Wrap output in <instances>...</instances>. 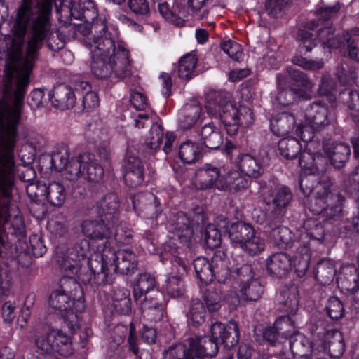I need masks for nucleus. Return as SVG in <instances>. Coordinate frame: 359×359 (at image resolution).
<instances>
[{
  "mask_svg": "<svg viewBox=\"0 0 359 359\" xmlns=\"http://www.w3.org/2000/svg\"><path fill=\"white\" fill-rule=\"evenodd\" d=\"M264 287L259 280L255 278L247 283L240 285V298L245 302L258 301L263 294Z\"/></svg>",
  "mask_w": 359,
  "mask_h": 359,
  "instance_id": "4c0bfd02",
  "label": "nucleus"
},
{
  "mask_svg": "<svg viewBox=\"0 0 359 359\" xmlns=\"http://www.w3.org/2000/svg\"><path fill=\"white\" fill-rule=\"evenodd\" d=\"M227 107L230 111L224 116V127L229 135H234L240 126L248 127L252 124L253 113L250 107L244 105L236 107L234 104Z\"/></svg>",
  "mask_w": 359,
  "mask_h": 359,
  "instance_id": "2eb2a0df",
  "label": "nucleus"
},
{
  "mask_svg": "<svg viewBox=\"0 0 359 359\" xmlns=\"http://www.w3.org/2000/svg\"><path fill=\"white\" fill-rule=\"evenodd\" d=\"M219 176L220 171L217 167L206 164L198 170L196 180L201 189H207L212 187Z\"/></svg>",
  "mask_w": 359,
  "mask_h": 359,
  "instance_id": "a19ab883",
  "label": "nucleus"
},
{
  "mask_svg": "<svg viewBox=\"0 0 359 359\" xmlns=\"http://www.w3.org/2000/svg\"><path fill=\"white\" fill-rule=\"evenodd\" d=\"M156 285V279L152 274L147 272L139 274L133 289L135 300L138 301L142 296L155 291Z\"/></svg>",
  "mask_w": 359,
  "mask_h": 359,
  "instance_id": "c9c22d12",
  "label": "nucleus"
},
{
  "mask_svg": "<svg viewBox=\"0 0 359 359\" xmlns=\"http://www.w3.org/2000/svg\"><path fill=\"white\" fill-rule=\"evenodd\" d=\"M318 31V37L320 42L318 49L325 53L327 48H337L339 46L338 39L334 38V29L331 23L327 25H320Z\"/></svg>",
  "mask_w": 359,
  "mask_h": 359,
  "instance_id": "37998d69",
  "label": "nucleus"
},
{
  "mask_svg": "<svg viewBox=\"0 0 359 359\" xmlns=\"http://www.w3.org/2000/svg\"><path fill=\"white\" fill-rule=\"evenodd\" d=\"M302 228L313 240L322 241L325 236V227L322 222L316 218H307L302 224Z\"/></svg>",
  "mask_w": 359,
  "mask_h": 359,
  "instance_id": "603ef678",
  "label": "nucleus"
},
{
  "mask_svg": "<svg viewBox=\"0 0 359 359\" xmlns=\"http://www.w3.org/2000/svg\"><path fill=\"white\" fill-rule=\"evenodd\" d=\"M165 298L163 294L158 290H155L151 294L145 295L142 302V309L143 311H149L157 309V318H158L161 309H165Z\"/></svg>",
  "mask_w": 359,
  "mask_h": 359,
  "instance_id": "5fc2aeb1",
  "label": "nucleus"
},
{
  "mask_svg": "<svg viewBox=\"0 0 359 359\" xmlns=\"http://www.w3.org/2000/svg\"><path fill=\"white\" fill-rule=\"evenodd\" d=\"M82 233L93 241H102L110 238L114 225L103 221L102 218L85 219L81 225Z\"/></svg>",
  "mask_w": 359,
  "mask_h": 359,
  "instance_id": "aec40b11",
  "label": "nucleus"
},
{
  "mask_svg": "<svg viewBox=\"0 0 359 359\" xmlns=\"http://www.w3.org/2000/svg\"><path fill=\"white\" fill-rule=\"evenodd\" d=\"M49 99L55 107L61 110L72 108L76 103L74 91L69 86L64 83L54 86L49 93Z\"/></svg>",
  "mask_w": 359,
  "mask_h": 359,
  "instance_id": "bb28decb",
  "label": "nucleus"
},
{
  "mask_svg": "<svg viewBox=\"0 0 359 359\" xmlns=\"http://www.w3.org/2000/svg\"><path fill=\"white\" fill-rule=\"evenodd\" d=\"M80 289L81 287L74 276L64 275L60 280L58 288L55 290L74 299L77 290Z\"/></svg>",
  "mask_w": 359,
  "mask_h": 359,
  "instance_id": "052dcab7",
  "label": "nucleus"
},
{
  "mask_svg": "<svg viewBox=\"0 0 359 359\" xmlns=\"http://www.w3.org/2000/svg\"><path fill=\"white\" fill-rule=\"evenodd\" d=\"M34 341L37 348L46 355L54 352V330L36 335Z\"/></svg>",
  "mask_w": 359,
  "mask_h": 359,
  "instance_id": "bf43d9fd",
  "label": "nucleus"
},
{
  "mask_svg": "<svg viewBox=\"0 0 359 359\" xmlns=\"http://www.w3.org/2000/svg\"><path fill=\"white\" fill-rule=\"evenodd\" d=\"M119 199L114 193L107 194L97 204L95 212L98 218L116 225L118 220Z\"/></svg>",
  "mask_w": 359,
  "mask_h": 359,
  "instance_id": "4be33fe9",
  "label": "nucleus"
},
{
  "mask_svg": "<svg viewBox=\"0 0 359 359\" xmlns=\"http://www.w3.org/2000/svg\"><path fill=\"white\" fill-rule=\"evenodd\" d=\"M92 52L90 69L98 79H123L131 74L129 50L115 38L105 39Z\"/></svg>",
  "mask_w": 359,
  "mask_h": 359,
  "instance_id": "20e7f679",
  "label": "nucleus"
},
{
  "mask_svg": "<svg viewBox=\"0 0 359 359\" xmlns=\"http://www.w3.org/2000/svg\"><path fill=\"white\" fill-rule=\"evenodd\" d=\"M193 266L197 278L208 284L214 279V272L212 271V265L208 259L198 257L193 262Z\"/></svg>",
  "mask_w": 359,
  "mask_h": 359,
  "instance_id": "49530a36",
  "label": "nucleus"
},
{
  "mask_svg": "<svg viewBox=\"0 0 359 359\" xmlns=\"http://www.w3.org/2000/svg\"><path fill=\"white\" fill-rule=\"evenodd\" d=\"M294 332L295 327L292 318L289 316H280L273 325L263 329L262 336L270 345L278 346L285 344Z\"/></svg>",
  "mask_w": 359,
  "mask_h": 359,
  "instance_id": "9d476101",
  "label": "nucleus"
},
{
  "mask_svg": "<svg viewBox=\"0 0 359 359\" xmlns=\"http://www.w3.org/2000/svg\"><path fill=\"white\" fill-rule=\"evenodd\" d=\"M292 199V191L287 186L278 185L269 189L268 198H265L269 208L266 217L276 221L283 219Z\"/></svg>",
  "mask_w": 359,
  "mask_h": 359,
  "instance_id": "0eeeda50",
  "label": "nucleus"
},
{
  "mask_svg": "<svg viewBox=\"0 0 359 359\" xmlns=\"http://www.w3.org/2000/svg\"><path fill=\"white\" fill-rule=\"evenodd\" d=\"M53 2L22 0L12 27L13 34L5 37L6 56L0 81V126L18 129L30 74L44 42L54 52L65 46L64 35L58 30L51 31Z\"/></svg>",
  "mask_w": 359,
  "mask_h": 359,
  "instance_id": "f257e3e1",
  "label": "nucleus"
},
{
  "mask_svg": "<svg viewBox=\"0 0 359 359\" xmlns=\"http://www.w3.org/2000/svg\"><path fill=\"white\" fill-rule=\"evenodd\" d=\"M54 352L68 357L73 354L74 348L71 337L61 330H54Z\"/></svg>",
  "mask_w": 359,
  "mask_h": 359,
  "instance_id": "c03bdc74",
  "label": "nucleus"
},
{
  "mask_svg": "<svg viewBox=\"0 0 359 359\" xmlns=\"http://www.w3.org/2000/svg\"><path fill=\"white\" fill-rule=\"evenodd\" d=\"M337 280L339 286L342 290L351 292L359 285L358 269L354 266H344Z\"/></svg>",
  "mask_w": 359,
  "mask_h": 359,
  "instance_id": "e433bc0d",
  "label": "nucleus"
},
{
  "mask_svg": "<svg viewBox=\"0 0 359 359\" xmlns=\"http://www.w3.org/2000/svg\"><path fill=\"white\" fill-rule=\"evenodd\" d=\"M70 151L68 146L61 144L52 152L50 158V168L63 172V177L69 181H76L83 175L81 169L85 168V155L79 154L69 160Z\"/></svg>",
  "mask_w": 359,
  "mask_h": 359,
  "instance_id": "423d86ee",
  "label": "nucleus"
},
{
  "mask_svg": "<svg viewBox=\"0 0 359 359\" xmlns=\"http://www.w3.org/2000/svg\"><path fill=\"white\" fill-rule=\"evenodd\" d=\"M207 308L198 298H192L187 306L186 316L188 323L194 327H199L205 321Z\"/></svg>",
  "mask_w": 359,
  "mask_h": 359,
  "instance_id": "2f4dec72",
  "label": "nucleus"
},
{
  "mask_svg": "<svg viewBox=\"0 0 359 359\" xmlns=\"http://www.w3.org/2000/svg\"><path fill=\"white\" fill-rule=\"evenodd\" d=\"M332 183L329 179L320 180L316 186L314 192L307 198L305 202L309 210L316 215L322 212L330 202L333 194L331 192Z\"/></svg>",
  "mask_w": 359,
  "mask_h": 359,
  "instance_id": "dca6fc26",
  "label": "nucleus"
},
{
  "mask_svg": "<svg viewBox=\"0 0 359 359\" xmlns=\"http://www.w3.org/2000/svg\"><path fill=\"white\" fill-rule=\"evenodd\" d=\"M86 156L84 158L85 168L81 169L83 171V175H81L80 177H83L84 179L89 182L99 183L104 177V169L102 167L95 162L88 163V156L87 154H83Z\"/></svg>",
  "mask_w": 359,
  "mask_h": 359,
  "instance_id": "4d7b16f0",
  "label": "nucleus"
},
{
  "mask_svg": "<svg viewBox=\"0 0 359 359\" xmlns=\"http://www.w3.org/2000/svg\"><path fill=\"white\" fill-rule=\"evenodd\" d=\"M286 71L289 76V81L294 82L297 84V88L310 90L313 87V82L304 72L291 67H287Z\"/></svg>",
  "mask_w": 359,
  "mask_h": 359,
  "instance_id": "e2e57ef3",
  "label": "nucleus"
},
{
  "mask_svg": "<svg viewBox=\"0 0 359 359\" xmlns=\"http://www.w3.org/2000/svg\"><path fill=\"white\" fill-rule=\"evenodd\" d=\"M197 135V143L210 149H217L223 143V135L213 122L204 124Z\"/></svg>",
  "mask_w": 359,
  "mask_h": 359,
  "instance_id": "cd10ccee",
  "label": "nucleus"
},
{
  "mask_svg": "<svg viewBox=\"0 0 359 359\" xmlns=\"http://www.w3.org/2000/svg\"><path fill=\"white\" fill-rule=\"evenodd\" d=\"M203 304L210 314L217 313L224 299L223 291L220 286H211L203 294Z\"/></svg>",
  "mask_w": 359,
  "mask_h": 359,
  "instance_id": "f704fd0d",
  "label": "nucleus"
},
{
  "mask_svg": "<svg viewBox=\"0 0 359 359\" xmlns=\"http://www.w3.org/2000/svg\"><path fill=\"white\" fill-rule=\"evenodd\" d=\"M102 258L109 264L114 273L122 275L134 273L137 268L138 261L135 254L129 249L119 250L117 252L104 250Z\"/></svg>",
  "mask_w": 359,
  "mask_h": 359,
  "instance_id": "6e6552de",
  "label": "nucleus"
},
{
  "mask_svg": "<svg viewBox=\"0 0 359 359\" xmlns=\"http://www.w3.org/2000/svg\"><path fill=\"white\" fill-rule=\"evenodd\" d=\"M164 359H193L191 351H189V346L188 348L182 343H177L169 346L164 351Z\"/></svg>",
  "mask_w": 359,
  "mask_h": 359,
  "instance_id": "680f3d73",
  "label": "nucleus"
},
{
  "mask_svg": "<svg viewBox=\"0 0 359 359\" xmlns=\"http://www.w3.org/2000/svg\"><path fill=\"white\" fill-rule=\"evenodd\" d=\"M283 219L278 221L266 217L265 227L269 238L277 246L287 248L292 246L294 241L292 231L286 226L281 225Z\"/></svg>",
  "mask_w": 359,
  "mask_h": 359,
  "instance_id": "412c9836",
  "label": "nucleus"
},
{
  "mask_svg": "<svg viewBox=\"0 0 359 359\" xmlns=\"http://www.w3.org/2000/svg\"><path fill=\"white\" fill-rule=\"evenodd\" d=\"M67 192L65 186L60 182H51L48 184L46 200L53 206L60 207L65 201Z\"/></svg>",
  "mask_w": 359,
  "mask_h": 359,
  "instance_id": "09e8293b",
  "label": "nucleus"
},
{
  "mask_svg": "<svg viewBox=\"0 0 359 359\" xmlns=\"http://www.w3.org/2000/svg\"><path fill=\"white\" fill-rule=\"evenodd\" d=\"M48 302L50 306L57 311L62 317L69 313L74 315L72 306L74 304V299L67 296V294L53 290L49 296Z\"/></svg>",
  "mask_w": 359,
  "mask_h": 359,
  "instance_id": "72a5a7b5",
  "label": "nucleus"
},
{
  "mask_svg": "<svg viewBox=\"0 0 359 359\" xmlns=\"http://www.w3.org/2000/svg\"><path fill=\"white\" fill-rule=\"evenodd\" d=\"M323 149L331 165L337 169L343 168L346 165L351 152L349 145L341 142L332 144L323 142Z\"/></svg>",
  "mask_w": 359,
  "mask_h": 359,
  "instance_id": "393cba45",
  "label": "nucleus"
},
{
  "mask_svg": "<svg viewBox=\"0 0 359 359\" xmlns=\"http://www.w3.org/2000/svg\"><path fill=\"white\" fill-rule=\"evenodd\" d=\"M336 274L334 262L328 259L319 261L316 268L315 277L322 285H329L332 282Z\"/></svg>",
  "mask_w": 359,
  "mask_h": 359,
  "instance_id": "ea45409f",
  "label": "nucleus"
},
{
  "mask_svg": "<svg viewBox=\"0 0 359 359\" xmlns=\"http://www.w3.org/2000/svg\"><path fill=\"white\" fill-rule=\"evenodd\" d=\"M55 4L60 17L83 21L78 25L77 29L85 36L84 44L90 50L104 42L105 39L115 38L108 29L105 18L98 17L97 10L92 0H61L60 5L55 0Z\"/></svg>",
  "mask_w": 359,
  "mask_h": 359,
  "instance_id": "7ed1b4c3",
  "label": "nucleus"
},
{
  "mask_svg": "<svg viewBox=\"0 0 359 359\" xmlns=\"http://www.w3.org/2000/svg\"><path fill=\"white\" fill-rule=\"evenodd\" d=\"M278 149L285 158L294 159L300 153L302 144L294 137L283 138L278 142Z\"/></svg>",
  "mask_w": 359,
  "mask_h": 359,
  "instance_id": "3c124183",
  "label": "nucleus"
},
{
  "mask_svg": "<svg viewBox=\"0 0 359 359\" xmlns=\"http://www.w3.org/2000/svg\"><path fill=\"white\" fill-rule=\"evenodd\" d=\"M201 108L197 104H187L181 111L179 126L183 130L192 128L198 120Z\"/></svg>",
  "mask_w": 359,
  "mask_h": 359,
  "instance_id": "79ce46f5",
  "label": "nucleus"
},
{
  "mask_svg": "<svg viewBox=\"0 0 359 359\" xmlns=\"http://www.w3.org/2000/svg\"><path fill=\"white\" fill-rule=\"evenodd\" d=\"M295 123V118L292 114L283 112L271 120V130L277 136H285L293 130Z\"/></svg>",
  "mask_w": 359,
  "mask_h": 359,
  "instance_id": "7c9ffc66",
  "label": "nucleus"
},
{
  "mask_svg": "<svg viewBox=\"0 0 359 359\" xmlns=\"http://www.w3.org/2000/svg\"><path fill=\"white\" fill-rule=\"evenodd\" d=\"M210 337L217 343L222 344L226 349L233 348L239 341L240 332L238 322L231 320L226 324L216 321L212 324Z\"/></svg>",
  "mask_w": 359,
  "mask_h": 359,
  "instance_id": "f8f14e48",
  "label": "nucleus"
},
{
  "mask_svg": "<svg viewBox=\"0 0 359 359\" xmlns=\"http://www.w3.org/2000/svg\"><path fill=\"white\" fill-rule=\"evenodd\" d=\"M276 86L278 94L276 100L284 107L292 105L300 99L306 100L309 97L304 89L292 86L287 76L283 73L276 75Z\"/></svg>",
  "mask_w": 359,
  "mask_h": 359,
  "instance_id": "4468645a",
  "label": "nucleus"
},
{
  "mask_svg": "<svg viewBox=\"0 0 359 359\" xmlns=\"http://www.w3.org/2000/svg\"><path fill=\"white\" fill-rule=\"evenodd\" d=\"M229 105L233 106V103L220 93H212L208 95L205 108L207 113L217 118H219L224 125V116L229 114Z\"/></svg>",
  "mask_w": 359,
  "mask_h": 359,
  "instance_id": "a878e982",
  "label": "nucleus"
},
{
  "mask_svg": "<svg viewBox=\"0 0 359 359\" xmlns=\"http://www.w3.org/2000/svg\"><path fill=\"white\" fill-rule=\"evenodd\" d=\"M164 137L163 126L158 123H152L149 134L145 140L146 147L151 151H156L160 148Z\"/></svg>",
  "mask_w": 359,
  "mask_h": 359,
  "instance_id": "13d9d810",
  "label": "nucleus"
},
{
  "mask_svg": "<svg viewBox=\"0 0 359 359\" xmlns=\"http://www.w3.org/2000/svg\"><path fill=\"white\" fill-rule=\"evenodd\" d=\"M90 243L88 240L83 238L77 241L72 247L65 248L67 252L81 262L84 261L90 253Z\"/></svg>",
  "mask_w": 359,
  "mask_h": 359,
  "instance_id": "69168bd1",
  "label": "nucleus"
},
{
  "mask_svg": "<svg viewBox=\"0 0 359 359\" xmlns=\"http://www.w3.org/2000/svg\"><path fill=\"white\" fill-rule=\"evenodd\" d=\"M228 238L233 245L240 247L250 256L257 255L265 249L264 238L251 224L242 220L231 223Z\"/></svg>",
  "mask_w": 359,
  "mask_h": 359,
  "instance_id": "39448f33",
  "label": "nucleus"
},
{
  "mask_svg": "<svg viewBox=\"0 0 359 359\" xmlns=\"http://www.w3.org/2000/svg\"><path fill=\"white\" fill-rule=\"evenodd\" d=\"M123 178L127 186L136 188L144 182V167L141 159L128 152L123 160Z\"/></svg>",
  "mask_w": 359,
  "mask_h": 359,
  "instance_id": "f3484780",
  "label": "nucleus"
},
{
  "mask_svg": "<svg viewBox=\"0 0 359 359\" xmlns=\"http://www.w3.org/2000/svg\"><path fill=\"white\" fill-rule=\"evenodd\" d=\"M168 231L180 243L189 247L194 236V229L190 217L187 213L179 211L170 217L168 223Z\"/></svg>",
  "mask_w": 359,
  "mask_h": 359,
  "instance_id": "ddd939ff",
  "label": "nucleus"
},
{
  "mask_svg": "<svg viewBox=\"0 0 359 359\" xmlns=\"http://www.w3.org/2000/svg\"><path fill=\"white\" fill-rule=\"evenodd\" d=\"M165 290L171 298L183 297L186 293V288L182 277L179 275L169 276L165 281Z\"/></svg>",
  "mask_w": 359,
  "mask_h": 359,
  "instance_id": "8fccbe9b",
  "label": "nucleus"
},
{
  "mask_svg": "<svg viewBox=\"0 0 359 359\" xmlns=\"http://www.w3.org/2000/svg\"><path fill=\"white\" fill-rule=\"evenodd\" d=\"M305 117L311 127L316 131L324 130L335 122L334 114L326 104L321 102H313L305 111Z\"/></svg>",
  "mask_w": 359,
  "mask_h": 359,
  "instance_id": "a211bd4d",
  "label": "nucleus"
},
{
  "mask_svg": "<svg viewBox=\"0 0 359 359\" xmlns=\"http://www.w3.org/2000/svg\"><path fill=\"white\" fill-rule=\"evenodd\" d=\"M197 59L193 54L184 55L179 61L178 75L185 81H189L194 76V69Z\"/></svg>",
  "mask_w": 359,
  "mask_h": 359,
  "instance_id": "6e6d98bb",
  "label": "nucleus"
},
{
  "mask_svg": "<svg viewBox=\"0 0 359 359\" xmlns=\"http://www.w3.org/2000/svg\"><path fill=\"white\" fill-rule=\"evenodd\" d=\"M326 322L320 321V326L325 330ZM318 326L314 332L316 333L319 340L320 351H326L331 358H340L345 351L344 339L342 333L337 330H326L321 332L318 330Z\"/></svg>",
  "mask_w": 359,
  "mask_h": 359,
  "instance_id": "9b49d317",
  "label": "nucleus"
},
{
  "mask_svg": "<svg viewBox=\"0 0 359 359\" xmlns=\"http://www.w3.org/2000/svg\"><path fill=\"white\" fill-rule=\"evenodd\" d=\"M133 209L140 217L147 219L153 220V226L158 225L156 221L158 217L162 212L161 202L152 193L140 192L132 197Z\"/></svg>",
  "mask_w": 359,
  "mask_h": 359,
  "instance_id": "1a4fd4ad",
  "label": "nucleus"
},
{
  "mask_svg": "<svg viewBox=\"0 0 359 359\" xmlns=\"http://www.w3.org/2000/svg\"><path fill=\"white\" fill-rule=\"evenodd\" d=\"M205 241L210 249L217 248L222 243V236L219 231L214 225H208L205 228Z\"/></svg>",
  "mask_w": 359,
  "mask_h": 359,
  "instance_id": "774afa93",
  "label": "nucleus"
},
{
  "mask_svg": "<svg viewBox=\"0 0 359 359\" xmlns=\"http://www.w3.org/2000/svg\"><path fill=\"white\" fill-rule=\"evenodd\" d=\"M290 337L289 346L294 358L295 359H311L312 345L309 340L296 330Z\"/></svg>",
  "mask_w": 359,
  "mask_h": 359,
  "instance_id": "c85d7f7f",
  "label": "nucleus"
},
{
  "mask_svg": "<svg viewBox=\"0 0 359 359\" xmlns=\"http://www.w3.org/2000/svg\"><path fill=\"white\" fill-rule=\"evenodd\" d=\"M193 359L212 358L219 352V346L210 335L195 336L187 340Z\"/></svg>",
  "mask_w": 359,
  "mask_h": 359,
  "instance_id": "6ab92c4d",
  "label": "nucleus"
},
{
  "mask_svg": "<svg viewBox=\"0 0 359 359\" xmlns=\"http://www.w3.org/2000/svg\"><path fill=\"white\" fill-rule=\"evenodd\" d=\"M17 134V128L0 126V256L5 245V225L9 222L12 211L16 214L11 221V233L20 237L25 236L22 217L18 208L14 210L12 203L15 176L13 151Z\"/></svg>",
  "mask_w": 359,
  "mask_h": 359,
  "instance_id": "f03ea898",
  "label": "nucleus"
},
{
  "mask_svg": "<svg viewBox=\"0 0 359 359\" xmlns=\"http://www.w3.org/2000/svg\"><path fill=\"white\" fill-rule=\"evenodd\" d=\"M57 262L65 276H74L81 265V262L73 257L65 249L57 248Z\"/></svg>",
  "mask_w": 359,
  "mask_h": 359,
  "instance_id": "58836bf2",
  "label": "nucleus"
},
{
  "mask_svg": "<svg viewBox=\"0 0 359 359\" xmlns=\"http://www.w3.org/2000/svg\"><path fill=\"white\" fill-rule=\"evenodd\" d=\"M179 155L182 161L188 164L194 163L202 157V153L198 147L189 140L181 144Z\"/></svg>",
  "mask_w": 359,
  "mask_h": 359,
  "instance_id": "864d4df0",
  "label": "nucleus"
},
{
  "mask_svg": "<svg viewBox=\"0 0 359 359\" xmlns=\"http://www.w3.org/2000/svg\"><path fill=\"white\" fill-rule=\"evenodd\" d=\"M326 311L330 318L337 320L344 314V304L337 297H331L327 301Z\"/></svg>",
  "mask_w": 359,
  "mask_h": 359,
  "instance_id": "338daca9",
  "label": "nucleus"
},
{
  "mask_svg": "<svg viewBox=\"0 0 359 359\" xmlns=\"http://www.w3.org/2000/svg\"><path fill=\"white\" fill-rule=\"evenodd\" d=\"M311 259L309 247L304 244L298 247L294 259V269L299 277L304 276L308 271Z\"/></svg>",
  "mask_w": 359,
  "mask_h": 359,
  "instance_id": "a18cd8bd",
  "label": "nucleus"
},
{
  "mask_svg": "<svg viewBox=\"0 0 359 359\" xmlns=\"http://www.w3.org/2000/svg\"><path fill=\"white\" fill-rule=\"evenodd\" d=\"M339 5L335 4L332 6L322 7L318 10V19L313 20L307 22L306 28L310 30H313L320 25H327L330 23L331 18L336 15L339 10Z\"/></svg>",
  "mask_w": 359,
  "mask_h": 359,
  "instance_id": "de8ad7c7",
  "label": "nucleus"
},
{
  "mask_svg": "<svg viewBox=\"0 0 359 359\" xmlns=\"http://www.w3.org/2000/svg\"><path fill=\"white\" fill-rule=\"evenodd\" d=\"M266 271L273 278L285 277L292 269V259L286 253L273 254L266 260Z\"/></svg>",
  "mask_w": 359,
  "mask_h": 359,
  "instance_id": "b1692460",
  "label": "nucleus"
},
{
  "mask_svg": "<svg viewBox=\"0 0 359 359\" xmlns=\"http://www.w3.org/2000/svg\"><path fill=\"white\" fill-rule=\"evenodd\" d=\"M235 163L241 172L250 177L258 178L264 172V168L259 161L249 154H239Z\"/></svg>",
  "mask_w": 359,
  "mask_h": 359,
  "instance_id": "c756f323",
  "label": "nucleus"
},
{
  "mask_svg": "<svg viewBox=\"0 0 359 359\" xmlns=\"http://www.w3.org/2000/svg\"><path fill=\"white\" fill-rule=\"evenodd\" d=\"M101 268L100 271L95 272L94 270L93 273V287H97L99 285H104L106 284H111L113 282L114 278L109 276V271H112L111 268L109 266V264L105 263L104 259L102 258V255H101Z\"/></svg>",
  "mask_w": 359,
  "mask_h": 359,
  "instance_id": "0e129e2a",
  "label": "nucleus"
},
{
  "mask_svg": "<svg viewBox=\"0 0 359 359\" xmlns=\"http://www.w3.org/2000/svg\"><path fill=\"white\" fill-rule=\"evenodd\" d=\"M130 290L126 288H117L114 292L112 312L118 315H128L132 311Z\"/></svg>",
  "mask_w": 359,
  "mask_h": 359,
  "instance_id": "473e14b6",
  "label": "nucleus"
},
{
  "mask_svg": "<svg viewBox=\"0 0 359 359\" xmlns=\"http://www.w3.org/2000/svg\"><path fill=\"white\" fill-rule=\"evenodd\" d=\"M278 302L280 310L285 313V316H294L299 305V291L295 284L285 285L280 290Z\"/></svg>",
  "mask_w": 359,
  "mask_h": 359,
  "instance_id": "5701e85b",
  "label": "nucleus"
}]
</instances>
